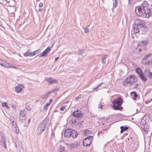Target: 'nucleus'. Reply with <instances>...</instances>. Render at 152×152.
I'll return each mask as SVG.
<instances>
[{
  "mask_svg": "<svg viewBox=\"0 0 152 152\" xmlns=\"http://www.w3.org/2000/svg\"><path fill=\"white\" fill-rule=\"evenodd\" d=\"M150 7L148 2L144 1L142 3L140 7H137L135 8V12L136 15L139 16L143 17L144 14L146 13Z\"/></svg>",
  "mask_w": 152,
  "mask_h": 152,
  "instance_id": "f257e3e1",
  "label": "nucleus"
},
{
  "mask_svg": "<svg viewBox=\"0 0 152 152\" xmlns=\"http://www.w3.org/2000/svg\"><path fill=\"white\" fill-rule=\"evenodd\" d=\"M137 79L133 75L129 76L124 81H123V84L126 87H129L135 84L137 82Z\"/></svg>",
  "mask_w": 152,
  "mask_h": 152,
  "instance_id": "f03ea898",
  "label": "nucleus"
},
{
  "mask_svg": "<svg viewBox=\"0 0 152 152\" xmlns=\"http://www.w3.org/2000/svg\"><path fill=\"white\" fill-rule=\"evenodd\" d=\"M123 102V100L121 98H118L114 99L113 101V107L115 110H121L123 108V107H121Z\"/></svg>",
  "mask_w": 152,
  "mask_h": 152,
  "instance_id": "7ed1b4c3",
  "label": "nucleus"
},
{
  "mask_svg": "<svg viewBox=\"0 0 152 152\" xmlns=\"http://www.w3.org/2000/svg\"><path fill=\"white\" fill-rule=\"evenodd\" d=\"M78 134L76 130L71 129H66L64 132V136L67 137H72V138H75Z\"/></svg>",
  "mask_w": 152,
  "mask_h": 152,
  "instance_id": "20e7f679",
  "label": "nucleus"
},
{
  "mask_svg": "<svg viewBox=\"0 0 152 152\" xmlns=\"http://www.w3.org/2000/svg\"><path fill=\"white\" fill-rule=\"evenodd\" d=\"M143 64L145 65H150L152 64V54H148L144 57L142 60Z\"/></svg>",
  "mask_w": 152,
  "mask_h": 152,
  "instance_id": "39448f33",
  "label": "nucleus"
},
{
  "mask_svg": "<svg viewBox=\"0 0 152 152\" xmlns=\"http://www.w3.org/2000/svg\"><path fill=\"white\" fill-rule=\"evenodd\" d=\"M48 123L46 121H44L38 126L37 129V133L39 134H41L46 128Z\"/></svg>",
  "mask_w": 152,
  "mask_h": 152,
  "instance_id": "423d86ee",
  "label": "nucleus"
},
{
  "mask_svg": "<svg viewBox=\"0 0 152 152\" xmlns=\"http://www.w3.org/2000/svg\"><path fill=\"white\" fill-rule=\"evenodd\" d=\"M141 29L140 28L134 26L132 31V32L135 33V35L136 37L138 36L139 34H144V32H141Z\"/></svg>",
  "mask_w": 152,
  "mask_h": 152,
  "instance_id": "0eeeda50",
  "label": "nucleus"
},
{
  "mask_svg": "<svg viewBox=\"0 0 152 152\" xmlns=\"http://www.w3.org/2000/svg\"><path fill=\"white\" fill-rule=\"evenodd\" d=\"M93 139L92 136H89L85 138L83 141V144L85 146H89L92 142Z\"/></svg>",
  "mask_w": 152,
  "mask_h": 152,
  "instance_id": "6e6552de",
  "label": "nucleus"
},
{
  "mask_svg": "<svg viewBox=\"0 0 152 152\" xmlns=\"http://www.w3.org/2000/svg\"><path fill=\"white\" fill-rule=\"evenodd\" d=\"M134 23L135 25L134 26L140 28L141 30L144 28L145 23L143 20L136 19L134 21Z\"/></svg>",
  "mask_w": 152,
  "mask_h": 152,
  "instance_id": "1a4fd4ad",
  "label": "nucleus"
},
{
  "mask_svg": "<svg viewBox=\"0 0 152 152\" xmlns=\"http://www.w3.org/2000/svg\"><path fill=\"white\" fill-rule=\"evenodd\" d=\"M136 71L142 80L146 81L147 80L146 77L144 76L141 69L139 68H137L136 69Z\"/></svg>",
  "mask_w": 152,
  "mask_h": 152,
  "instance_id": "9d476101",
  "label": "nucleus"
},
{
  "mask_svg": "<svg viewBox=\"0 0 152 152\" xmlns=\"http://www.w3.org/2000/svg\"><path fill=\"white\" fill-rule=\"evenodd\" d=\"M26 111L25 110H21L20 112L19 118L21 120H25L26 118Z\"/></svg>",
  "mask_w": 152,
  "mask_h": 152,
  "instance_id": "9b49d317",
  "label": "nucleus"
},
{
  "mask_svg": "<svg viewBox=\"0 0 152 152\" xmlns=\"http://www.w3.org/2000/svg\"><path fill=\"white\" fill-rule=\"evenodd\" d=\"M50 48L48 47L42 53H41L39 55V57H42L43 56H45L49 53V52L51 50Z\"/></svg>",
  "mask_w": 152,
  "mask_h": 152,
  "instance_id": "f8f14e48",
  "label": "nucleus"
},
{
  "mask_svg": "<svg viewBox=\"0 0 152 152\" xmlns=\"http://www.w3.org/2000/svg\"><path fill=\"white\" fill-rule=\"evenodd\" d=\"M152 16V7L151 6V8H149L148 11L146 13L144 14L143 17L148 18L150 16Z\"/></svg>",
  "mask_w": 152,
  "mask_h": 152,
  "instance_id": "ddd939ff",
  "label": "nucleus"
},
{
  "mask_svg": "<svg viewBox=\"0 0 152 152\" xmlns=\"http://www.w3.org/2000/svg\"><path fill=\"white\" fill-rule=\"evenodd\" d=\"M73 116L77 118H81L83 115L81 113V111H79L78 110H77L75 111L72 113Z\"/></svg>",
  "mask_w": 152,
  "mask_h": 152,
  "instance_id": "4468645a",
  "label": "nucleus"
},
{
  "mask_svg": "<svg viewBox=\"0 0 152 152\" xmlns=\"http://www.w3.org/2000/svg\"><path fill=\"white\" fill-rule=\"evenodd\" d=\"M46 80L48 83L49 85L52 84L54 83H58V80L53 79L51 77L48 78L46 79Z\"/></svg>",
  "mask_w": 152,
  "mask_h": 152,
  "instance_id": "2eb2a0df",
  "label": "nucleus"
},
{
  "mask_svg": "<svg viewBox=\"0 0 152 152\" xmlns=\"http://www.w3.org/2000/svg\"><path fill=\"white\" fill-rule=\"evenodd\" d=\"M2 66L7 68H15V67L14 66H12V64L10 63L4 62L3 64V65H2Z\"/></svg>",
  "mask_w": 152,
  "mask_h": 152,
  "instance_id": "dca6fc26",
  "label": "nucleus"
},
{
  "mask_svg": "<svg viewBox=\"0 0 152 152\" xmlns=\"http://www.w3.org/2000/svg\"><path fill=\"white\" fill-rule=\"evenodd\" d=\"M80 143L79 142H76L74 143H71L70 147L71 148H76L79 146Z\"/></svg>",
  "mask_w": 152,
  "mask_h": 152,
  "instance_id": "f3484780",
  "label": "nucleus"
},
{
  "mask_svg": "<svg viewBox=\"0 0 152 152\" xmlns=\"http://www.w3.org/2000/svg\"><path fill=\"white\" fill-rule=\"evenodd\" d=\"M131 96L134 100H136L138 96V95L135 91H133L131 93Z\"/></svg>",
  "mask_w": 152,
  "mask_h": 152,
  "instance_id": "a211bd4d",
  "label": "nucleus"
},
{
  "mask_svg": "<svg viewBox=\"0 0 152 152\" xmlns=\"http://www.w3.org/2000/svg\"><path fill=\"white\" fill-rule=\"evenodd\" d=\"M84 134L86 136H87L88 134H90L91 133V131L88 129H85L83 131Z\"/></svg>",
  "mask_w": 152,
  "mask_h": 152,
  "instance_id": "6ab92c4d",
  "label": "nucleus"
},
{
  "mask_svg": "<svg viewBox=\"0 0 152 152\" xmlns=\"http://www.w3.org/2000/svg\"><path fill=\"white\" fill-rule=\"evenodd\" d=\"M23 55L24 56H33L32 53L29 52V50H28L25 53H24Z\"/></svg>",
  "mask_w": 152,
  "mask_h": 152,
  "instance_id": "aec40b11",
  "label": "nucleus"
},
{
  "mask_svg": "<svg viewBox=\"0 0 152 152\" xmlns=\"http://www.w3.org/2000/svg\"><path fill=\"white\" fill-rule=\"evenodd\" d=\"M128 127L126 126L124 127V126H121L120 127L121 130L120 132L121 133H122L124 131L127 130L128 129Z\"/></svg>",
  "mask_w": 152,
  "mask_h": 152,
  "instance_id": "412c9836",
  "label": "nucleus"
},
{
  "mask_svg": "<svg viewBox=\"0 0 152 152\" xmlns=\"http://www.w3.org/2000/svg\"><path fill=\"white\" fill-rule=\"evenodd\" d=\"M22 89V88L20 86H16L15 88V91L18 93L21 92Z\"/></svg>",
  "mask_w": 152,
  "mask_h": 152,
  "instance_id": "4be33fe9",
  "label": "nucleus"
},
{
  "mask_svg": "<svg viewBox=\"0 0 152 152\" xmlns=\"http://www.w3.org/2000/svg\"><path fill=\"white\" fill-rule=\"evenodd\" d=\"M113 9L114 8H116L118 5V1L117 0H114L113 3Z\"/></svg>",
  "mask_w": 152,
  "mask_h": 152,
  "instance_id": "5701e85b",
  "label": "nucleus"
},
{
  "mask_svg": "<svg viewBox=\"0 0 152 152\" xmlns=\"http://www.w3.org/2000/svg\"><path fill=\"white\" fill-rule=\"evenodd\" d=\"M107 55H104L102 58V61L103 64H105L106 62V59L107 58Z\"/></svg>",
  "mask_w": 152,
  "mask_h": 152,
  "instance_id": "b1692460",
  "label": "nucleus"
},
{
  "mask_svg": "<svg viewBox=\"0 0 152 152\" xmlns=\"http://www.w3.org/2000/svg\"><path fill=\"white\" fill-rule=\"evenodd\" d=\"M59 89L58 87L55 88L51 90V92L52 93H55L58 91Z\"/></svg>",
  "mask_w": 152,
  "mask_h": 152,
  "instance_id": "393cba45",
  "label": "nucleus"
},
{
  "mask_svg": "<svg viewBox=\"0 0 152 152\" xmlns=\"http://www.w3.org/2000/svg\"><path fill=\"white\" fill-rule=\"evenodd\" d=\"M149 70L148 69H145L144 73L147 76L149 75V74L150 73Z\"/></svg>",
  "mask_w": 152,
  "mask_h": 152,
  "instance_id": "a878e982",
  "label": "nucleus"
},
{
  "mask_svg": "<svg viewBox=\"0 0 152 152\" xmlns=\"http://www.w3.org/2000/svg\"><path fill=\"white\" fill-rule=\"evenodd\" d=\"M14 130L15 132V133L18 134L19 132V128L17 127H14Z\"/></svg>",
  "mask_w": 152,
  "mask_h": 152,
  "instance_id": "bb28decb",
  "label": "nucleus"
},
{
  "mask_svg": "<svg viewBox=\"0 0 152 152\" xmlns=\"http://www.w3.org/2000/svg\"><path fill=\"white\" fill-rule=\"evenodd\" d=\"M40 50L39 49L37 50L34 51L33 53H32L33 56H34L35 55V54L38 53Z\"/></svg>",
  "mask_w": 152,
  "mask_h": 152,
  "instance_id": "cd10ccee",
  "label": "nucleus"
},
{
  "mask_svg": "<svg viewBox=\"0 0 152 152\" xmlns=\"http://www.w3.org/2000/svg\"><path fill=\"white\" fill-rule=\"evenodd\" d=\"M25 107L26 109L28 111H29L31 110L30 108L29 107L28 104H26Z\"/></svg>",
  "mask_w": 152,
  "mask_h": 152,
  "instance_id": "c85d7f7f",
  "label": "nucleus"
},
{
  "mask_svg": "<svg viewBox=\"0 0 152 152\" xmlns=\"http://www.w3.org/2000/svg\"><path fill=\"white\" fill-rule=\"evenodd\" d=\"M83 121H78V122H77L78 125H79L80 126H81V127L82 126H83L82 122Z\"/></svg>",
  "mask_w": 152,
  "mask_h": 152,
  "instance_id": "c756f323",
  "label": "nucleus"
},
{
  "mask_svg": "<svg viewBox=\"0 0 152 152\" xmlns=\"http://www.w3.org/2000/svg\"><path fill=\"white\" fill-rule=\"evenodd\" d=\"M103 84V83L102 82V83H100V84H99V85H98L96 88H93V89H97V88L99 87L101 85H102V84Z\"/></svg>",
  "mask_w": 152,
  "mask_h": 152,
  "instance_id": "7c9ffc66",
  "label": "nucleus"
},
{
  "mask_svg": "<svg viewBox=\"0 0 152 152\" xmlns=\"http://www.w3.org/2000/svg\"><path fill=\"white\" fill-rule=\"evenodd\" d=\"M66 108L65 106H62L60 109V110H61L62 111H64L65 108Z\"/></svg>",
  "mask_w": 152,
  "mask_h": 152,
  "instance_id": "2f4dec72",
  "label": "nucleus"
},
{
  "mask_svg": "<svg viewBox=\"0 0 152 152\" xmlns=\"http://www.w3.org/2000/svg\"><path fill=\"white\" fill-rule=\"evenodd\" d=\"M51 93H52V92H51V90L50 91H48V92L46 93L45 94L44 96H46L47 95L50 94Z\"/></svg>",
  "mask_w": 152,
  "mask_h": 152,
  "instance_id": "473e14b6",
  "label": "nucleus"
},
{
  "mask_svg": "<svg viewBox=\"0 0 152 152\" xmlns=\"http://www.w3.org/2000/svg\"><path fill=\"white\" fill-rule=\"evenodd\" d=\"M149 75L148 76V77H149V78L151 79H152V73L151 72H150V73L149 74Z\"/></svg>",
  "mask_w": 152,
  "mask_h": 152,
  "instance_id": "72a5a7b5",
  "label": "nucleus"
},
{
  "mask_svg": "<svg viewBox=\"0 0 152 152\" xmlns=\"http://www.w3.org/2000/svg\"><path fill=\"white\" fill-rule=\"evenodd\" d=\"M84 32L86 33H88L89 32V30L87 29V28H86L84 29Z\"/></svg>",
  "mask_w": 152,
  "mask_h": 152,
  "instance_id": "f704fd0d",
  "label": "nucleus"
},
{
  "mask_svg": "<svg viewBox=\"0 0 152 152\" xmlns=\"http://www.w3.org/2000/svg\"><path fill=\"white\" fill-rule=\"evenodd\" d=\"M139 85V83H137L134 86V87L133 88L134 89L137 88H138V86Z\"/></svg>",
  "mask_w": 152,
  "mask_h": 152,
  "instance_id": "c9c22d12",
  "label": "nucleus"
},
{
  "mask_svg": "<svg viewBox=\"0 0 152 152\" xmlns=\"http://www.w3.org/2000/svg\"><path fill=\"white\" fill-rule=\"evenodd\" d=\"M81 96H82V95H80V94L76 98V100H78L81 97Z\"/></svg>",
  "mask_w": 152,
  "mask_h": 152,
  "instance_id": "e433bc0d",
  "label": "nucleus"
},
{
  "mask_svg": "<svg viewBox=\"0 0 152 152\" xmlns=\"http://www.w3.org/2000/svg\"><path fill=\"white\" fill-rule=\"evenodd\" d=\"M43 6V4L42 2H40L39 4V7H42Z\"/></svg>",
  "mask_w": 152,
  "mask_h": 152,
  "instance_id": "4c0bfd02",
  "label": "nucleus"
},
{
  "mask_svg": "<svg viewBox=\"0 0 152 152\" xmlns=\"http://www.w3.org/2000/svg\"><path fill=\"white\" fill-rule=\"evenodd\" d=\"M3 62V61L0 59V65L2 66Z\"/></svg>",
  "mask_w": 152,
  "mask_h": 152,
  "instance_id": "58836bf2",
  "label": "nucleus"
},
{
  "mask_svg": "<svg viewBox=\"0 0 152 152\" xmlns=\"http://www.w3.org/2000/svg\"><path fill=\"white\" fill-rule=\"evenodd\" d=\"M7 103H3L2 104V106L3 107H6L7 106Z\"/></svg>",
  "mask_w": 152,
  "mask_h": 152,
  "instance_id": "ea45409f",
  "label": "nucleus"
},
{
  "mask_svg": "<svg viewBox=\"0 0 152 152\" xmlns=\"http://www.w3.org/2000/svg\"><path fill=\"white\" fill-rule=\"evenodd\" d=\"M4 148L5 149H6V148H7V147H6V143H5V141H4Z\"/></svg>",
  "mask_w": 152,
  "mask_h": 152,
  "instance_id": "a19ab883",
  "label": "nucleus"
},
{
  "mask_svg": "<svg viewBox=\"0 0 152 152\" xmlns=\"http://www.w3.org/2000/svg\"><path fill=\"white\" fill-rule=\"evenodd\" d=\"M64 148L63 147L61 148L60 151L62 152V151H64Z\"/></svg>",
  "mask_w": 152,
  "mask_h": 152,
  "instance_id": "79ce46f5",
  "label": "nucleus"
},
{
  "mask_svg": "<svg viewBox=\"0 0 152 152\" xmlns=\"http://www.w3.org/2000/svg\"><path fill=\"white\" fill-rule=\"evenodd\" d=\"M48 107L46 106V105H45L44 106V109L45 110H47L48 109Z\"/></svg>",
  "mask_w": 152,
  "mask_h": 152,
  "instance_id": "37998d69",
  "label": "nucleus"
},
{
  "mask_svg": "<svg viewBox=\"0 0 152 152\" xmlns=\"http://www.w3.org/2000/svg\"><path fill=\"white\" fill-rule=\"evenodd\" d=\"M147 28H146V30H147ZM144 29H145V27L144 26V28H143L142 29V30L141 29V31L142 32H143V33L144 32L145 33V32L143 31V30H144Z\"/></svg>",
  "mask_w": 152,
  "mask_h": 152,
  "instance_id": "c03bdc74",
  "label": "nucleus"
},
{
  "mask_svg": "<svg viewBox=\"0 0 152 152\" xmlns=\"http://www.w3.org/2000/svg\"><path fill=\"white\" fill-rule=\"evenodd\" d=\"M50 103H47L45 105H46V106H47L48 107V106L50 104Z\"/></svg>",
  "mask_w": 152,
  "mask_h": 152,
  "instance_id": "a18cd8bd",
  "label": "nucleus"
},
{
  "mask_svg": "<svg viewBox=\"0 0 152 152\" xmlns=\"http://www.w3.org/2000/svg\"><path fill=\"white\" fill-rule=\"evenodd\" d=\"M99 108L101 109L103 108L102 107V106H101V105L99 106Z\"/></svg>",
  "mask_w": 152,
  "mask_h": 152,
  "instance_id": "49530a36",
  "label": "nucleus"
},
{
  "mask_svg": "<svg viewBox=\"0 0 152 152\" xmlns=\"http://www.w3.org/2000/svg\"><path fill=\"white\" fill-rule=\"evenodd\" d=\"M31 121V119L30 118L28 120V122L30 123Z\"/></svg>",
  "mask_w": 152,
  "mask_h": 152,
  "instance_id": "de8ad7c7",
  "label": "nucleus"
},
{
  "mask_svg": "<svg viewBox=\"0 0 152 152\" xmlns=\"http://www.w3.org/2000/svg\"><path fill=\"white\" fill-rule=\"evenodd\" d=\"M42 9H39L38 10L39 11H42Z\"/></svg>",
  "mask_w": 152,
  "mask_h": 152,
  "instance_id": "09e8293b",
  "label": "nucleus"
},
{
  "mask_svg": "<svg viewBox=\"0 0 152 152\" xmlns=\"http://www.w3.org/2000/svg\"><path fill=\"white\" fill-rule=\"evenodd\" d=\"M130 142H132V141H133V140L132 139V137H130Z\"/></svg>",
  "mask_w": 152,
  "mask_h": 152,
  "instance_id": "8fccbe9b",
  "label": "nucleus"
},
{
  "mask_svg": "<svg viewBox=\"0 0 152 152\" xmlns=\"http://www.w3.org/2000/svg\"><path fill=\"white\" fill-rule=\"evenodd\" d=\"M130 137H128L127 138V139L128 140L130 141Z\"/></svg>",
  "mask_w": 152,
  "mask_h": 152,
  "instance_id": "3c124183",
  "label": "nucleus"
},
{
  "mask_svg": "<svg viewBox=\"0 0 152 152\" xmlns=\"http://www.w3.org/2000/svg\"><path fill=\"white\" fill-rule=\"evenodd\" d=\"M58 58H59L58 57H56V58H55V60H58Z\"/></svg>",
  "mask_w": 152,
  "mask_h": 152,
  "instance_id": "603ef678",
  "label": "nucleus"
},
{
  "mask_svg": "<svg viewBox=\"0 0 152 152\" xmlns=\"http://www.w3.org/2000/svg\"><path fill=\"white\" fill-rule=\"evenodd\" d=\"M52 101V99H50L49 101L50 102L49 103H50Z\"/></svg>",
  "mask_w": 152,
  "mask_h": 152,
  "instance_id": "864d4df0",
  "label": "nucleus"
},
{
  "mask_svg": "<svg viewBox=\"0 0 152 152\" xmlns=\"http://www.w3.org/2000/svg\"><path fill=\"white\" fill-rule=\"evenodd\" d=\"M6 107L7 108H9V106L8 105H7V106H6Z\"/></svg>",
  "mask_w": 152,
  "mask_h": 152,
  "instance_id": "5fc2aeb1",
  "label": "nucleus"
},
{
  "mask_svg": "<svg viewBox=\"0 0 152 152\" xmlns=\"http://www.w3.org/2000/svg\"><path fill=\"white\" fill-rule=\"evenodd\" d=\"M138 50L140 51H141V49H140V48H139L138 49Z\"/></svg>",
  "mask_w": 152,
  "mask_h": 152,
  "instance_id": "6e6d98bb",
  "label": "nucleus"
},
{
  "mask_svg": "<svg viewBox=\"0 0 152 152\" xmlns=\"http://www.w3.org/2000/svg\"><path fill=\"white\" fill-rule=\"evenodd\" d=\"M23 84H21L20 86H22V87H23Z\"/></svg>",
  "mask_w": 152,
  "mask_h": 152,
  "instance_id": "4d7b16f0",
  "label": "nucleus"
},
{
  "mask_svg": "<svg viewBox=\"0 0 152 152\" xmlns=\"http://www.w3.org/2000/svg\"><path fill=\"white\" fill-rule=\"evenodd\" d=\"M102 3H103L104 1V0H102Z\"/></svg>",
  "mask_w": 152,
  "mask_h": 152,
  "instance_id": "13d9d810",
  "label": "nucleus"
},
{
  "mask_svg": "<svg viewBox=\"0 0 152 152\" xmlns=\"http://www.w3.org/2000/svg\"><path fill=\"white\" fill-rule=\"evenodd\" d=\"M134 34H135V33H134V32H132V35Z\"/></svg>",
  "mask_w": 152,
  "mask_h": 152,
  "instance_id": "bf43d9fd",
  "label": "nucleus"
},
{
  "mask_svg": "<svg viewBox=\"0 0 152 152\" xmlns=\"http://www.w3.org/2000/svg\"><path fill=\"white\" fill-rule=\"evenodd\" d=\"M81 152H84V151H82Z\"/></svg>",
  "mask_w": 152,
  "mask_h": 152,
  "instance_id": "052dcab7",
  "label": "nucleus"
}]
</instances>
